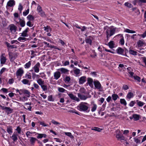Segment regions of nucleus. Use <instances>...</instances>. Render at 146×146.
Returning <instances> with one entry per match:
<instances>
[{
    "label": "nucleus",
    "instance_id": "nucleus-1",
    "mask_svg": "<svg viewBox=\"0 0 146 146\" xmlns=\"http://www.w3.org/2000/svg\"><path fill=\"white\" fill-rule=\"evenodd\" d=\"M77 109L80 111L88 113L90 111V105L85 102H81L77 106Z\"/></svg>",
    "mask_w": 146,
    "mask_h": 146
},
{
    "label": "nucleus",
    "instance_id": "nucleus-2",
    "mask_svg": "<svg viewBox=\"0 0 146 146\" xmlns=\"http://www.w3.org/2000/svg\"><path fill=\"white\" fill-rule=\"evenodd\" d=\"M104 30H106V35L107 40H108L109 37L113 35L115 31V28H112L110 27L106 26L104 27Z\"/></svg>",
    "mask_w": 146,
    "mask_h": 146
},
{
    "label": "nucleus",
    "instance_id": "nucleus-3",
    "mask_svg": "<svg viewBox=\"0 0 146 146\" xmlns=\"http://www.w3.org/2000/svg\"><path fill=\"white\" fill-rule=\"evenodd\" d=\"M8 29L12 34H14L16 32L17 27L14 24H11L9 26Z\"/></svg>",
    "mask_w": 146,
    "mask_h": 146
},
{
    "label": "nucleus",
    "instance_id": "nucleus-4",
    "mask_svg": "<svg viewBox=\"0 0 146 146\" xmlns=\"http://www.w3.org/2000/svg\"><path fill=\"white\" fill-rule=\"evenodd\" d=\"M7 60L5 54V53H2L0 58L1 64L2 65L5 64Z\"/></svg>",
    "mask_w": 146,
    "mask_h": 146
},
{
    "label": "nucleus",
    "instance_id": "nucleus-5",
    "mask_svg": "<svg viewBox=\"0 0 146 146\" xmlns=\"http://www.w3.org/2000/svg\"><path fill=\"white\" fill-rule=\"evenodd\" d=\"M24 73V71L22 67L19 68L17 70L16 74L17 78H21Z\"/></svg>",
    "mask_w": 146,
    "mask_h": 146
},
{
    "label": "nucleus",
    "instance_id": "nucleus-6",
    "mask_svg": "<svg viewBox=\"0 0 146 146\" xmlns=\"http://www.w3.org/2000/svg\"><path fill=\"white\" fill-rule=\"evenodd\" d=\"M37 11L39 13V14L41 17H45V14L44 12L42 11L41 7L39 5H38L37 9Z\"/></svg>",
    "mask_w": 146,
    "mask_h": 146
},
{
    "label": "nucleus",
    "instance_id": "nucleus-7",
    "mask_svg": "<svg viewBox=\"0 0 146 146\" xmlns=\"http://www.w3.org/2000/svg\"><path fill=\"white\" fill-rule=\"evenodd\" d=\"M0 107L3 110H5L8 114L11 113L13 112V109H11L10 107L2 106L1 105H0Z\"/></svg>",
    "mask_w": 146,
    "mask_h": 146
},
{
    "label": "nucleus",
    "instance_id": "nucleus-8",
    "mask_svg": "<svg viewBox=\"0 0 146 146\" xmlns=\"http://www.w3.org/2000/svg\"><path fill=\"white\" fill-rule=\"evenodd\" d=\"M40 64L39 62H37L33 67V68L34 70V72L36 73H38L40 70Z\"/></svg>",
    "mask_w": 146,
    "mask_h": 146
},
{
    "label": "nucleus",
    "instance_id": "nucleus-9",
    "mask_svg": "<svg viewBox=\"0 0 146 146\" xmlns=\"http://www.w3.org/2000/svg\"><path fill=\"white\" fill-rule=\"evenodd\" d=\"M15 2L14 0H9L7 3L6 8L8 9L9 7H12L15 5Z\"/></svg>",
    "mask_w": 146,
    "mask_h": 146
},
{
    "label": "nucleus",
    "instance_id": "nucleus-10",
    "mask_svg": "<svg viewBox=\"0 0 146 146\" xmlns=\"http://www.w3.org/2000/svg\"><path fill=\"white\" fill-rule=\"evenodd\" d=\"M137 45L138 47L146 45V43L143 39L139 40L137 42Z\"/></svg>",
    "mask_w": 146,
    "mask_h": 146
},
{
    "label": "nucleus",
    "instance_id": "nucleus-11",
    "mask_svg": "<svg viewBox=\"0 0 146 146\" xmlns=\"http://www.w3.org/2000/svg\"><path fill=\"white\" fill-rule=\"evenodd\" d=\"M68 96H69L70 98L72 100L76 101L77 102H79L80 101L79 99L76 97L72 93L68 94Z\"/></svg>",
    "mask_w": 146,
    "mask_h": 146
},
{
    "label": "nucleus",
    "instance_id": "nucleus-12",
    "mask_svg": "<svg viewBox=\"0 0 146 146\" xmlns=\"http://www.w3.org/2000/svg\"><path fill=\"white\" fill-rule=\"evenodd\" d=\"M54 79L56 80H58L61 76V73L59 71H56L54 73Z\"/></svg>",
    "mask_w": 146,
    "mask_h": 146
},
{
    "label": "nucleus",
    "instance_id": "nucleus-13",
    "mask_svg": "<svg viewBox=\"0 0 146 146\" xmlns=\"http://www.w3.org/2000/svg\"><path fill=\"white\" fill-rule=\"evenodd\" d=\"M86 81V77L85 76H82L79 79V83L80 85L83 84Z\"/></svg>",
    "mask_w": 146,
    "mask_h": 146
},
{
    "label": "nucleus",
    "instance_id": "nucleus-14",
    "mask_svg": "<svg viewBox=\"0 0 146 146\" xmlns=\"http://www.w3.org/2000/svg\"><path fill=\"white\" fill-rule=\"evenodd\" d=\"M29 31V29L28 27L24 31H23L21 33V36L24 37L28 36V35L27 34V33Z\"/></svg>",
    "mask_w": 146,
    "mask_h": 146
},
{
    "label": "nucleus",
    "instance_id": "nucleus-15",
    "mask_svg": "<svg viewBox=\"0 0 146 146\" xmlns=\"http://www.w3.org/2000/svg\"><path fill=\"white\" fill-rule=\"evenodd\" d=\"M18 135L17 133L14 132L10 137L12 138L14 142H16L18 140L17 136Z\"/></svg>",
    "mask_w": 146,
    "mask_h": 146
},
{
    "label": "nucleus",
    "instance_id": "nucleus-16",
    "mask_svg": "<svg viewBox=\"0 0 146 146\" xmlns=\"http://www.w3.org/2000/svg\"><path fill=\"white\" fill-rule=\"evenodd\" d=\"M95 87L97 89H100L101 87L100 83L98 81H95L94 82Z\"/></svg>",
    "mask_w": 146,
    "mask_h": 146
},
{
    "label": "nucleus",
    "instance_id": "nucleus-17",
    "mask_svg": "<svg viewBox=\"0 0 146 146\" xmlns=\"http://www.w3.org/2000/svg\"><path fill=\"white\" fill-rule=\"evenodd\" d=\"M116 137L117 140H124L125 139V137L121 133H117L116 134Z\"/></svg>",
    "mask_w": 146,
    "mask_h": 146
},
{
    "label": "nucleus",
    "instance_id": "nucleus-18",
    "mask_svg": "<svg viewBox=\"0 0 146 146\" xmlns=\"http://www.w3.org/2000/svg\"><path fill=\"white\" fill-rule=\"evenodd\" d=\"M59 70L60 71L62 74H68L69 72V70L64 68H60L59 69Z\"/></svg>",
    "mask_w": 146,
    "mask_h": 146
},
{
    "label": "nucleus",
    "instance_id": "nucleus-19",
    "mask_svg": "<svg viewBox=\"0 0 146 146\" xmlns=\"http://www.w3.org/2000/svg\"><path fill=\"white\" fill-rule=\"evenodd\" d=\"M7 131L10 135H11L13 132V127L11 126H9L7 127Z\"/></svg>",
    "mask_w": 146,
    "mask_h": 146
},
{
    "label": "nucleus",
    "instance_id": "nucleus-20",
    "mask_svg": "<svg viewBox=\"0 0 146 146\" xmlns=\"http://www.w3.org/2000/svg\"><path fill=\"white\" fill-rule=\"evenodd\" d=\"M87 83H88L89 86L91 88L93 87V79L91 78H88Z\"/></svg>",
    "mask_w": 146,
    "mask_h": 146
},
{
    "label": "nucleus",
    "instance_id": "nucleus-21",
    "mask_svg": "<svg viewBox=\"0 0 146 146\" xmlns=\"http://www.w3.org/2000/svg\"><path fill=\"white\" fill-rule=\"evenodd\" d=\"M117 53L119 54L123 55L124 52V50L123 49L120 48L118 47L116 50Z\"/></svg>",
    "mask_w": 146,
    "mask_h": 146
},
{
    "label": "nucleus",
    "instance_id": "nucleus-22",
    "mask_svg": "<svg viewBox=\"0 0 146 146\" xmlns=\"http://www.w3.org/2000/svg\"><path fill=\"white\" fill-rule=\"evenodd\" d=\"M37 140V139L34 137H30L29 139L31 144L32 145H34L36 141Z\"/></svg>",
    "mask_w": 146,
    "mask_h": 146
},
{
    "label": "nucleus",
    "instance_id": "nucleus-23",
    "mask_svg": "<svg viewBox=\"0 0 146 146\" xmlns=\"http://www.w3.org/2000/svg\"><path fill=\"white\" fill-rule=\"evenodd\" d=\"M73 72L76 76H78L80 72V70L78 68H74Z\"/></svg>",
    "mask_w": 146,
    "mask_h": 146
},
{
    "label": "nucleus",
    "instance_id": "nucleus-24",
    "mask_svg": "<svg viewBox=\"0 0 146 146\" xmlns=\"http://www.w3.org/2000/svg\"><path fill=\"white\" fill-rule=\"evenodd\" d=\"M21 82L23 84L25 85H27L28 86H30L31 84L30 81L26 79H23L21 81Z\"/></svg>",
    "mask_w": 146,
    "mask_h": 146
},
{
    "label": "nucleus",
    "instance_id": "nucleus-25",
    "mask_svg": "<svg viewBox=\"0 0 146 146\" xmlns=\"http://www.w3.org/2000/svg\"><path fill=\"white\" fill-rule=\"evenodd\" d=\"M118 36H120L121 38L120 39L119 43L121 45H123L124 44V40L123 36V35L121 34H119L117 35Z\"/></svg>",
    "mask_w": 146,
    "mask_h": 146
},
{
    "label": "nucleus",
    "instance_id": "nucleus-26",
    "mask_svg": "<svg viewBox=\"0 0 146 146\" xmlns=\"http://www.w3.org/2000/svg\"><path fill=\"white\" fill-rule=\"evenodd\" d=\"M38 135L37 138L38 139H41L42 137L46 138L47 137V135L45 134H40L38 133H36Z\"/></svg>",
    "mask_w": 146,
    "mask_h": 146
},
{
    "label": "nucleus",
    "instance_id": "nucleus-27",
    "mask_svg": "<svg viewBox=\"0 0 146 146\" xmlns=\"http://www.w3.org/2000/svg\"><path fill=\"white\" fill-rule=\"evenodd\" d=\"M78 97L81 100H85L87 98V97L85 96L82 95L79 93L78 94Z\"/></svg>",
    "mask_w": 146,
    "mask_h": 146
},
{
    "label": "nucleus",
    "instance_id": "nucleus-28",
    "mask_svg": "<svg viewBox=\"0 0 146 146\" xmlns=\"http://www.w3.org/2000/svg\"><path fill=\"white\" fill-rule=\"evenodd\" d=\"M31 64V62L30 61H29L25 64L24 65V68L25 69H28L30 68Z\"/></svg>",
    "mask_w": 146,
    "mask_h": 146
},
{
    "label": "nucleus",
    "instance_id": "nucleus-29",
    "mask_svg": "<svg viewBox=\"0 0 146 146\" xmlns=\"http://www.w3.org/2000/svg\"><path fill=\"white\" fill-rule=\"evenodd\" d=\"M114 42L113 41H111L108 43V46L111 48H112L114 47Z\"/></svg>",
    "mask_w": 146,
    "mask_h": 146
},
{
    "label": "nucleus",
    "instance_id": "nucleus-30",
    "mask_svg": "<svg viewBox=\"0 0 146 146\" xmlns=\"http://www.w3.org/2000/svg\"><path fill=\"white\" fill-rule=\"evenodd\" d=\"M51 122L52 123L53 125L58 126H59L61 124V123L56 121L54 119H52L51 120Z\"/></svg>",
    "mask_w": 146,
    "mask_h": 146
},
{
    "label": "nucleus",
    "instance_id": "nucleus-31",
    "mask_svg": "<svg viewBox=\"0 0 146 146\" xmlns=\"http://www.w3.org/2000/svg\"><path fill=\"white\" fill-rule=\"evenodd\" d=\"M32 78L33 79H36L37 80L39 79L40 76L39 75L36 74L35 72H33L32 73Z\"/></svg>",
    "mask_w": 146,
    "mask_h": 146
},
{
    "label": "nucleus",
    "instance_id": "nucleus-32",
    "mask_svg": "<svg viewBox=\"0 0 146 146\" xmlns=\"http://www.w3.org/2000/svg\"><path fill=\"white\" fill-rule=\"evenodd\" d=\"M38 123L42 127H49V125L48 124L46 123L44 121H39Z\"/></svg>",
    "mask_w": 146,
    "mask_h": 146
},
{
    "label": "nucleus",
    "instance_id": "nucleus-33",
    "mask_svg": "<svg viewBox=\"0 0 146 146\" xmlns=\"http://www.w3.org/2000/svg\"><path fill=\"white\" fill-rule=\"evenodd\" d=\"M36 81L37 82L40 86L44 84V81L40 78L38 79Z\"/></svg>",
    "mask_w": 146,
    "mask_h": 146
},
{
    "label": "nucleus",
    "instance_id": "nucleus-34",
    "mask_svg": "<svg viewBox=\"0 0 146 146\" xmlns=\"http://www.w3.org/2000/svg\"><path fill=\"white\" fill-rule=\"evenodd\" d=\"M133 94L131 92H129L127 94L126 98L127 99H130L131 98H132L133 97Z\"/></svg>",
    "mask_w": 146,
    "mask_h": 146
},
{
    "label": "nucleus",
    "instance_id": "nucleus-35",
    "mask_svg": "<svg viewBox=\"0 0 146 146\" xmlns=\"http://www.w3.org/2000/svg\"><path fill=\"white\" fill-rule=\"evenodd\" d=\"M20 24L21 27H24L25 25V22L24 20L20 19Z\"/></svg>",
    "mask_w": 146,
    "mask_h": 146
},
{
    "label": "nucleus",
    "instance_id": "nucleus-36",
    "mask_svg": "<svg viewBox=\"0 0 146 146\" xmlns=\"http://www.w3.org/2000/svg\"><path fill=\"white\" fill-rule=\"evenodd\" d=\"M111 97L112 100L114 101H116L118 98H119V97L118 95L116 94H113L111 95Z\"/></svg>",
    "mask_w": 146,
    "mask_h": 146
},
{
    "label": "nucleus",
    "instance_id": "nucleus-37",
    "mask_svg": "<svg viewBox=\"0 0 146 146\" xmlns=\"http://www.w3.org/2000/svg\"><path fill=\"white\" fill-rule=\"evenodd\" d=\"M140 116L139 115L137 114H133V117L134 120L135 121L139 120L140 118Z\"/></svg>",
    "mask_w": 146,
    "mask_h": 146
},
{
    "label": "nucleus",
    "instance_id": "nucleus-38",
    "mask_svg": "<svg viewBox=\"0 0 146 146\" xmlns=\"http://www.w3.org/2000/svg\"><path fill=\"white\" fill-rule=\"evenodd\" d=\"M74 26L77 28L81 29V31L82 32L84 31L86 29V27L85 26H83L82 28H81L77 24H76Z\"/></svg>",
    "mask_w": 146,
    "mask_h": 146
},
{
    "label": "nucleus",
    "instance_id": "nucleus-39",
    "mask_svg": "<svg viewBox=\"0 0 146 146\" xmlns=\"http://www.w3.org/2000/svg\"><path fill=\"white\" fill-rule=\"evenodd\" d=\"M27 18L29 20V21H33L35 19L34 17L32 15H29L27 17Z\"/></svg>",
    "mask_w": 146,
    "mask_h": 146
},
{
    "label": "nucleus",
    "instance_id": "nucleus-40",
    "mask_svg": "<svg viewBox=\"0 0 146 146\" xmlns=\"http://www.w3.org/2000/svg\"><path fill=\"white\" fill-rule=\"evenodd\" d=\"M124 32L130 33H136L135 31L131 30L128 29H125V30L124 31Z\"/></svg>",
    "mask_w": 146,
    "mask_h": 146
},
{
    "label": "nucleus",
    "instance_id": "nucleus-41",
    "mask_svg": "<svg viewBox=\"0 0 146 146\" xmlns=\"http://www.w3.org/2000/svg\"><path fill=\"white\" fill-rule=\"evenodd\" d=\"M44 30L46 32H50L52 31V29L50 28V26H47L46 27H44Z\"/></svg>",
    "mask_w": 146,
    "mask_h": 146
},
{
    "label": "nucleus",
    "instance_id": "nucleus-42",
    "mask_svg": "<svg viewBox=\"0 0 146 146\" xmlns=\"http://www.w3.org/2000/svg\"><path fill=\"white\" fill-rule=\"evenodd\" d=\"M129 52L130 54L134 56H136L137 55V52L133 50L130 49L129 50Z\"/></svg>",
    "mask_w": 146,
    "mask_h": 146
},
{
    "label": "nucleus",
    "instance_id": "nucleus-43",
    "mask_svg": "<svg viewBox=\"0 0 146 146\" xmlns=\"http://www.w3.org/2000/svg\"><path fill=\"white\" fill-rule=\"evenodd\" d=\"M65 135H67L71 139H73L74 138V137L72 135V133L70 132H64Z\"/></svg>",
    "mask_w": 146,
    "mask_h": 146
},
{
    "label": "nucleus",
    "instance_id": "nucleus-44",
    "mask_svg": "<svg viewBox=\"0 0 146 146\" xmlns=\"http://www.w3.org/2000/svg\"><path fill=\"white\" fill-rule=\"evenodd\" d=\"M97 108V106L95 104H94L92 107L91 111L92 112L95 111L96 110Z\"/></svg>",
    "mask_w": 146,
    "mask_h": 146
},
{
    "label": "nucleus",
    "instance_id": "nucleus-45",
    "mask_svg": "<svg viewBox=\"0 0 146 146\" xmlns=\"http://www.w3.org/2000/svg\"><path fill=\"white\" fill-rule=\"evenodd\" d=\"M136 101L137 102V105L139 107H142L145 104L144 103L142 102L139 101L138 100H137Z\"/></svg>",
    "mask_w": 146,
    "mask_h": 146
},
{
    "label": "nucleus",
    "instance_id": "nucleus-46",
    "mask_svg": "<svg viewBox=\"0 0 146 146\" xmlns=\"http://www.w3.org/2000/svg\"><path fill=\"white\" fill-rule=\"evenodd\" d=\"M24 94H26L27 97L29 98L30 96L31 93L30 92L27 90H25Z\"/></svg>",
    "mask_w": 146,
    "mask_h": 146
},
{
    "label": "nucleus",
    "instance_id": "nucleus-47",
    "mask_svg": "<svg viewBox=\"0 0 146 146\" xmlns=\"http://www.w3.org/2000/svg\"><path fill=\"white\" fill-rule=\"evenodd\" d=\"M91 130H94L98 132H100L102 130V129L98 127H94L91 129Z\"/></svg>",
    "mask_w": 146,
    "mask_h": 146
},
{
    "label": "nucleus",
    "instance_id": "nucleus-48",
    "mask_svg": "<svg viewBox=\"0 0 146 146\" xmlns=\"http://www.w3.org/2000/svg\"><path fill=\"white\" fill-rule=\"evenodd\" d=\"M11 43L12 44L15 43V44L18 45L19 46V44H20V42L17 40H12L11 41Z\"/></svg>",
    "mask_w": 146,
    "mask_h": 146
},
{
    "label": "nucleus",
    "instance_id": "nucleus-49",
    "mask_svg": "<svg viewBox=\"0 0 146 146\" xmlns=\"http://www.w3.org/2000/svg\"><path fill=\"white\" fill-rule=\"evenodd\" d=\"M120 102L121 104L125 106H126L127 104L126 101L124 99H121L120 100Z\"/></svg>",
    "mask_w": 146,
    "mask_h": 146
},
{
    "label": "nucleus",
    "instance_id": "nucleus-50",
    "mask_svg": "<svg viewBox=\"0 0 146 146\" xmlns=\"http://www.w3.org/2000/svg\"><path fill=\"white\" fill-rule=\"evenodd\" d=\"M27 25L29 27H32L33 26V23L31 21H28L27 22Z\"/></svg>",
    "mask_w": 146,
    "mask_h": 146
},
{
    "label": "nucleus",
    "instance_id": "nucleus-51",
    "mask_svg": "<svg viewBox=\"0 0 146 146\" xmlns=\"http://www.w3.org/2000/svg\"><path fill=\"white\" fill-rule=\"evenodd\" d=\"M39 75L41 76V78H42L43 79H46V75L44 73V72H42L40 73L39 74Z\"/></svg>",
    "mask_w": 146,
    "mask_h": 146
},
{
    "label": "nucleus",
    "instance_id": "nucleus-52",
    "mask_svg": "<svg viewBox=\"0 0 146 146\" xmlns=\"http://www.w3.org/2000/svg\"><path fill=\"white\" fill-rule=\"evenodd\" d=\"M26 38L25 37H19L18 38V40L20 42H24L26 40Z\"/></svg>",
    "mask_w": 146,
    "mask_h": 146
},
{
    "label": "nucleus",
    "instance_id": "nucleus-53",
    "mask_svg": "<svg viewBox=\"0 0 146 146\" xmlns=\"http://www.w3.org/2000/svg\"><path fill=\"white\" fill-rule=\"evenodd\" d=\"M25 78L29 79H31V76L30 73H27L25 75Z\"/></svg>",
    "mask_w": 146,
    "mask_h": 146
},
{
    "label": "nucleus",
    "instance_id": "nucleus-54",
    "mask_svg": "<svg viewBox=\"0 0 146 146\" xmlns=\"http://www.w3.org/2000/svg\"><path fill=\"white\" fill-rule=\"evenodd\" d=\"M15 130L17 131L18 134H20L21 133V128L19 126H18L17 127V128L15 129Z\"/></svg>",
    "mask_w": 146,
    "mask_h": 146
},
{
    "label": "nucleus",
    "instance_id": "nucleus-55",
    "mask_svg": "<svg viewBox=\"0 0 146 146\" xmlns=\"http://www.w3.org/2000/svg\"><path fill=\"white\" fill-rule=\"evenodd\" d=\"M40 87L43 91H45L47 90V86L46 85L43 84Z\"/></svg>",
    "mask_w": 146,
    "mask_h": 146
},
{
    "label": "nucleus",
    "instance_id": "nucleus-56",
    "mask_svg": "<svg viewBox=\"0 0 146 146\" xmlns=\"http://www.w3.org/2000/svg\"><path fill=\"white\" fill-rule=\"evenodd\" d=\"M23 9V6L21 3H19L18 6V9L20 11V13H21Z\"/></svg>",
    "mask_w": 146,
    "mask_h": 146
},
{
    "label": "nucleus",
    "instance_id": "nucleus-57",
    "mask_svg": "<svg viewBox=\"0 0 146 146\" xmlns=\"http://www.w3.org/2000/svg\"><path fill=\"white\" fill-rule=\"evenodd\" d=\"M137 36H140L143 38H144L146 37V30L142 34H138Z\"/></svg>",
    "mask_w": 146,
    "mask_h": 146
},
{
    "label": "nucleus",
    "instance_id": "nucleus-58",
    "mask_svg": "<svg viewBox=\"0 0 146 146\" xmlns=\"http://www.w3.org/2000/svg\"><path fill=\"white\" fill-rule=\"evenodd\" d=\"M30 51L31 52V56L30 57L31 58H32L36 56V55L35 54V52L33 50H30Z\"/></svg>",
    "mask_w": 146,
    "mask_h": 146
},
{
    "label": "nucleus",
    "instance_id": "nucleus-59",
    "mask_svg": "<svg viewBox=\"0 0 146 146\" xmlns=\"http://www.w3.org/2000/svg\"><path fill=\"white\" fill-rule=\"evenodd\" d=\"M35 132H31L29 131H27L26 133V135L27 137H28L29 136H31V134L33 133H36Z\"/></svg>",
    "mask_w": 146,
    "mask_h": 146
},
{
    "label": "nucleus",
    "instance_id": "nucleus-60",
    "mask_svg": "<svg viewBox=\"0 0 146 146\" xmlns=\"http://www.w3.org/2000/svg\"><path fill=\"white\" fill-rule=\"evenodd\" d=\"M29 9H27V10L24 11L23 13V15L24 16H26L29 13Z\"/></svg>",
    "mask_w": 146,
    "mask_h": 146
},
{
    "label": "nucleus",
    "instance_id": "nucleus-61",
    "mask_svg": "<svg viewBox=\"0 0 146 146\" xmlns=\"http://www.w3.org/2000/svg\"><path fill=\"white\" fill-rule=\"evenodd\" d=\"M104 49L106 52H110L112 54L115 53V52H114V50L113 49L112 50H108L106 49L104 47Z\"/></svg>",
    "mask_w": 146,
    "mask_h": 146
},
{
    "label": "nucleus",
    "instance_id": "nucleus-62",
    "mask_svg": "<svg viewBox=\"0 0 146 146\" xmlns=\"http://www.w3.org/2000/svg\"><path fill=\"white\" fill-rule=\"evenodd\" d=\"M58 91L60 92L63 93L65 91H66L64 89L62 88L59 87L58 88Z\"/></svg>",
    "mask_w": 146,
    "mask_h": 146
},
{
    "label": "nucleus",
    "instance_id": "nucleus-63",
    "mask_svg": "<svg viewBox=\"0 0 146 146\" xmlns=\"http://www.w3.org/2000/svg\"><path fill=\"white\" fill-rule=\"evenodd\" d=\"M124 5L125 6L129 8H131L133 7V5L131 3L128 2L125 3Z\"/></svg>",
    "mask_w": 146,
    "mask_h": 146
},
{
    "label": "nucleus",
    "instance_id": "nucleus-64",
    "mask_svg": "<svg viewBox=\"0 0 146 146\" xmlns=\"http://www.w3.org/2000/svg\"><path fill=\"white\" fill-rule=\"evenodd\" d=\"M133 77L135 80H137L138 82H140L141 78L137 76H133Z\"/></svg>",
    "mask_w": 146,
    "mask_h": 146
}]
</instances>
